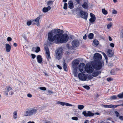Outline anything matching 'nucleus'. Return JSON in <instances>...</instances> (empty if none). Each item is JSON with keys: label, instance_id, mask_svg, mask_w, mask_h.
I'll return each instance as SVG.
<instances>
[{"label": "nucleus", "instance_id": "nucleus-25", "mask_svg": "<svg viewBox=\"0 0 123 123\" xmlns=\"http://www.w3.org/2000/svg\"><path fill=\"white\" fill-rule=\"evenodd\" d=\"M63 67L64 70L65 71H67L68 70V68L65 61L63 62Z\"/></svg>", "mask_w": 123, "mask_h": 123}, {"label": "nucleus", "instance_id": "nucleus-51", "mask_svg": "<svg viewBox=\"0 0 123 123\" xmlns=\"http://www.w3.org/2000/svg\"><path fill=\"white\" fill-rule=\"evenodd\" d=\"M102 54L105 58L107 57L106 54L104 52L102 53Z\"/></svg>", "mask_w": 123, "mask_h": 123}, {"label": "nucleus", "instance_id": "nucleus-10", "mask_svg": "<svg viewBox=\"0 0 123 123\" xmlns=\"http://www.w3.org/2000/svg\"><path fill=\"white\" fill-rule=\"evenodd\" d=\"M85 70L88 73H91L93 72V68L91 65L88 66L87 65L86 67Z\"/></svg>", "mask_w": 123, "mask_h": 123}, {"label": "nucleus", "instance_id": "nucleus-43", "mask_svg": "<svg viewBox=\"0 0 123 123\" xmlns=\"http://www.w3.org/2000/svg\"><path fill=\"white\" fill-rule=\"evenodd\" d=\"M12 40V38L10 37H8L7 38V40L8 41H11Z\"/></svg>", "mask_w": 123, "mask_h": 123}, {"label": "nucleus", "instance_id": "nucleus-46", "mask_svg": "<svg viewBox=\"0 0 123 123\" xmlns=\"http://www.w3.org/2000/svg\"><path fill=\"white\" fill-rule=\"evenodd\" d=\"M113 14H116L117 13V12L115 10H113L112 12Z\"/></svg>", "mask_w": 123, "mask_h": 123}, {"label": "nucleus", "instance_id": "nucleus-44", "mask_svg": "<svg viewBox=\"0 0 123 123\" xmlns=\"http://www.w3.org/2000/svg\"><path fill=\"white\" fill-rule=\"evenodd\" d=\"M112 79L111 78H107V80L108 81H110L112 80Z\"/></svg>", "mask_w": 123, "mask_h": 123}, {"label": "nucleus", "instance_id": "nucleus-4", "mask_svg": "<svg viewBox=\"0 0 123 123\" xmlns=\"http://www.w3.org/2000/svg\"><path fill=\"white\" fill-rule=\"evenodd\" d=\"M37 109L33 108L27 109L26 111V115H30L35 114L37 112Z\"/></svg>", "mask_w": 123, "mask_h": 123}, {"label": "nucleus", "instance_id": "nucleus-42", "mask_svg": "<svg viewBox=\"0 0 123 123\" xmlns=\"http://www.w3.org/2000/svg\"><path fill=\"white\" fill-rule=\"evenodd\" d=\"M72 119L75 120H78V118L77 117H72Z\"/></svg>", "mask_w": 123, "mask_h": 123}, {"label": "nucleus", "instance_id": "nucleus-9", "mask_svg": "<svg viewBox=\"0 0 123 123\" xmlns=\"http://www.w3.org/2000/svg\"><path fill=\"white\" fill-rule=\"evenodd\" d=\"M80 13L81 18L86 20H87L88 16V13H87L81 10L80 11Z\"/></svg>", "mask_w": 123, "mask_h": 123}, {"label": "nucleus", "instance_id": "nucleus-12", "mask_svg": "<svg viewBox=\"0 0 123 123\" xmlns=\"http://www.w3.org/2000/svg\"><path fill=\"white\" fill-rule=\"evenodd\" d=\"M40 18V17H38L36 18L34 20H32V24L33 25H35L38 26L39 25V20Z\"/></svg>", "mask_w": 123, "mask_h": 123}, {"label": "nucleus", "instance_id": "nucleus-18", "mask_svg": "<svg viewBox=\"0 0 123 123\" xmlns=\"http://www.w3.org/2000/svg\"><path fill=\"white\" fill-rule=\"evenodd\" d=\"M79 63V60H75L74 61L72 64V67H78V65Z\"/></svg>", "mask_w": 123, "mask_h": 123}, {"label": "nucleus", "instance_id": "nucleus-50", "mask_svg": "<svg viewBox=\"0 0 123 123\" xmlns=\"http://www.w3.org/2000/svg\"><path fill=\"white\" fill-rule=\"evenodd\" d=\"M110 45L112 47H114V44L113 43H111L110 44Z\"/></svg>", "mask_w": 123, "mask_h": 123}, {"label": "nucleus", "instance_id": "nucleus-59", "mask_svg": "<svg viewBox=\"0 0 123 123\" xmlns=\"http://www.w3.org/2000/svg\"><path fill=\"white\" fill-rule=\"evenodd\" d=\"M107 20L108 21H111L112 20V19L111 18H107Z\"/></svg>", "mask_w": 123, "mask_h": 123}, {"label": "nucleus", "instance_id": "nucleus-47", "mask_svg": "<svg viewBox=\"0 0 123 123\" xmlns=\"http://www.w3.org/2000/svg\"><path fill=\"white\" fill-rule=\"evenodd\" d=\"M116 116L117 117H118L119 116V118L121 120H123V116Z\"/></svg>", "mask_w": 123, "mask_h": 123}, {"label": "nucleus", "instance_id": "nucleus-55", "mask_svg": "<svg viewBox=\"0 0 123 123\" xmlns=\"http://www.w3.org/2000/svg\"><path fill=\"white\" fill-rule=\"evenodd\" d=\"M57 67L59 69H62V67L59 65H57Z\"/></svg>", "mask_w": 123, "mask_h": 123}, {"label": "nucleus", "instance_id": "nucleus-22", "mask_svg": "<svg viewBox=\"0 0 123 123\" xmlns=\"http://www.w3.org/2000/svg\"><path fill=\"white\" fill-rule=\"evenodd\" d=\"M68 7L71 9L73 8L74 6H73V2L72 1L70 0L68 3Z\"/></svg>", "mask_w": 123, "mask_h": 123}, {"label": "nucleus", "instance_id": "nucleus-36", "mask_svg": "<svg viewBox=\"0 0 123 123\" xmlns=\"http://www.w3.org/2000/svg\"><path fill=\"white\" fill-rule=\"evenodd\" d=\"M63 102H62L59 101H58L56 103L57 104H60L62 106H63V105H64Z\"/></svg>", "mask_w": 123, "mask_h": 123}, {"label": "nucleus", "instance_id": "nucleus-8", "mask_svg": "<svg viewBox=\"0 0 123 123\" xmlns=\"http://www.w3.org/2000/svg\"><path fill=\"white\" fill-rule=\"evenodd\" d=\"M72 47L74 48L78 47L80 45V42L78 40L75 39L73 40L71 43Z\"/></svg>", "mask_w": 123, "mask_h": 123}, {"label": "nucleus", "instance_id": "nucleus-17", "mask_svg": "<svg viewBox=\"0 0 123 123\" xmlns=\"http://www.w3.org/2000/svg\"><path fill=\"white\" fill-rule=\"evenodd\" d=\"M73 72L74 76L76 77H77V71L78 69V67H73Z\"/></svg>", "mask_w": 123, "mask_h": 123}, {"label": "nucleus", "instance_id": "nucleus-27", "mask_svg": "<svg viewBox=\"0 0 123 123\" xmlns=\"http://www.w3.org/2000/svg\"><path fill=\"white\" fill-rule=\"evenodd\" d=\"M78 108L80 110H81L84 108V106L82 105H78Z\"/></svg>", "mask_w": 123, "mask_h": 123}, {"label": "nucleus", "instance_id": "nucleus-19", "mask_svg": "<svg viewBox=\"0 0 123 123\" xmlns=\"http://www.w3.org/2000/svg\"><path fill=\"white\" fill-rule=\"evenodd\" d=\"M6 51L7 52H9L11 50V46L9 44H6Z\"/></svg>", "mask_w": 123, "mask_h": 123}, {"label": "nucleus", "instance_id": "nucleus-53", "mask_svg": "<svg viewBox=\"0 0 123 123\" xmlns=\"http://www.w3.org/2000/svg\"><path fill=\"white\" fill-rule=\"evenodd\" d=\"M87 37V36L86 34H85L84 36L83 37V39L86 40V38Z\"/></svg>", "mask_w": 123, "mask_h": 123}, {"label": "nucleus", "instance_id": "nucleus-48", "mask_svg": "<svg viewBox=\"0 0 123 123\" xmlns=\"http://www.w3.org/2000/svg\"><path fill=\"white\" fill-rule=\"evenodd\" d=\"M121 37L122 38H123V29L121 30Z\"/></svg>", "mask_w": 123, "mask_h": 123}, {"label": "nucleus", "instance_id": "nucleus-14", "mask_svg": "<svg viewBox=\"0 0 123 123\" xmlns=\"http://www.w3.org/2000/svg\"><path fill=\"white\" fill-rule=\"evenodd\" d=\"M12 88L10 86H6L5 89V91H4L5 95L7 96L8 95V92L10 91H12Z\"/></svg>", "mask_w": 123, "mask_h": 123}, {"label": "nucleus", "instance_id": "nucleus-16", "mask_svg": "<svg viewBox=\"0 0 123 123\" xmlns=\"http://www.w3.org/2000/svg\"><path fill=\"white\" fill-rule=\"evenodd\" d=\"M103 106L105 108H111L113 109L117 107V105H104Z\"/></svg>", "mask_w": 123, "mask_h": 123}, {"label": "nucleus", "instance_id": "nucleus-45", "mask_svg": "<svg viewBox=\"0 0 123 123\" xmlns=\"http://www.w3.org/2000/svg\"><path fill=\"white\" fill-rule=\"evenodd\" d=\"M70 53V52L69 51H66L65 52V54L67 55H69Z\"/></svg>", "mask_w": 123, "mask_h": 123}, {"label": "nucleus", "instance_id": "nucleus-40", "mask_svg": "<svg viewBox=\"0 0 123 123\" xmlns=\"http://www.w3.org/2000/svg\"><path fill=\"white\" fill-rule=\"evenodd\" d=\"M39 89L41 90L44 91L46 90V87H40Z\"/></svg>", "mask_w": 123, "mask_h": 123}, {"label": "nucleus", "instance_id": "nucleus-1", "mask_svg": "<svg viewBox=\"0 0 123 123\" xmlns=\"http://www.w3.org/2000/svg\"><path fill=\"white\" fill-rule=\"evenodd\" d=\"M63 31L59 29H54L48 32L47 41L48 45H50L53 44L54 42L57 44L65 43L67 42L69 38L68 35L59 33H62Z\"/></svg>", "mask_w": 123, "mask_h": 123}, {"label": "nucleus", "instance_id": "nucleus-41", "mask_svg": "<svg viewBox=\"0 0 123 123\" xmlns=\"http://www.w3.org/2000/svg\"><path fill=\"white\" fill-rule=\"evenodd\" d=\"M32 21H29L27 23V24L28 26L30 25L31 24H32Z\"/></svg>", "mask_w": 123, "mask_h": 123}, {"label": "nucleus", "instance_id": "nucleus-58", "mask_svg": "<svg viewBox=\"0 0 123 123\" xmlns=\"http://www.w3.org/2000/svg\"><path fill=\"white\" fill-rule=\"evenodd\" d=\"M13 115H17V112L16 111H15L13 112Z\"/></svg>", "mask_w": 123, "mask_h": 123}, {"label": "nucleus", "instance_id": "nucleus-56", "mask_svg": "<svg viewBox=\"0 0 123 123\" xmlns=\"http://www.w3.org/2000/svg\"><path fill=\"white\" fill-rule=\"evenodd\" d=\"M114 112V113H115L116 115H118L119 113L117 111H115Z\"/></svg>", "mask_w": 123, "mask_h": 123}, {"label": "nucleus", "instance_id": "nucleus-21", "mask_svg": "<svg viewBox=\"0 0 123 123\" xmlns=\"http://www.w3.org/2000/svg\"><path fill=\"white\" fill-rule=\"evenodd\" d=\"M51 9V7L49 6H48L47 7H44L43 8V11L44 12H46L50 10Z\"/></svg>", "mask_w": 123, "mask_h": 123}, {"label": "nucleus", "instance_id": "nucleus-60", "mask_svg": "<svg viewBox=\"0 0 123 123\" xmlns=\"http://www.w3.org/2000/svg\"><path fill=\"white\" fill-rule=\"evenodd\" d=\"M109 40L110 41H111L112 40V38L110 36H109Z\"/></svg>", "mask_w": 123, "mask_h": 123}, {"label": "nucleus", "instance_id": "nucleus-24", "mask_svg": "<svg viewBox=\"0 0 123 123\" xmlns=\"http://www.w3.org/2000/svg\"><path fill=\"white\" fill-rule=\"evenodd\" d=\"M82 6L84 9H87L88 7V5L87 2H84L82 5Z\"/></svg>", "mask_w": 123, "mask_h": 123}, {"label": "nucleus", "instance_id": "nucleus-3", "mask_svg": "<svg viewBox=\"0 0 123 123\" xmlns=\"http://www.w3.org/2000/svg\"><path fill=\"white\" fill-rule=\"evenodd\" d=\"M63 50L62 48H58L55 51V58L58 60L60 59L62 55Z\"/></svg>", "mask_w": 123, "mask_h": 123}, {"label": "nucleus", "instance_id": "nucleus-38", "mask_svg": "<svg viewBox=\"0 0 123 123\" xmlns=\"http://www.w3.org/2000/svg\"><path fill=\"white\" fill-rule=\"evenodd\" d=\"M40 50V48L39 47H37L36 49L35 50V52L36 53H38L39 52Z\"/></svg>", "mask_w": 123, "mask_h": 123}, {"label": "nucleus", "instance_id": "nucleus-11", "mask_svg": "<svg viewBox=\"0 0 123 123\" xmlns=\"http://www.w3.org/2000/svg\"><path fill=\"white\" fill-rule=\"evenodd\" d=\"M86 68L85 64L82 63L80 64L79 67V69L80 72H84V70H85Z\"/></svg>", "mask_w": 123, "mask_h": 123}, {"label": "nucleus", "instance_id": "nucleus-33", "mask_svg": "<svg viewBox=\"0 0 123 123\" xmlns=\"http://www.w3.org/2000/svg\"><path fill=\"white\" fill-rule=\"evenodd\" d=\"M112 24L111 22H110L107 26V28L108 29H110L112 26Z\"/></svg>", "mask_w": 123, "mask_h": 123}, {"label": "nucleus", "instance_id": "nucleus-63", "mask_svg": "<svg viewBox=\"0 0 123 123\" xmlns=\"http://www.w3.org/2000/svg\"><path fill=\"white\" fill-rule=\"evenodd\" d=\"M13 45L15 47H16L17 46V44L15 43H14L13 44Z\"/></svg>", "mask_w": 123, "mask_h": 123}, {"label": "nucleus", "instance_id": "nucleus-61", "mask_svg": "<svg viewBox=\"0 0 123 123\" xmlns=\"http://www.w3.org/2000/svg\"><path fill=\"white\" fill-rule=\"evenodd\" d=\"M48 92L50 93H53V92L51 90H49L48 91Z\"/></svg>", "mask_w": 123, "mask_h": 123}, {"label": "nucleus", "instance_id": "nucleus-6", "mask_svg": "<svg viewBox=\"0 0 123 123\" xmlns=\"http://www.w3.org/2000/svg\"><path fill=\"white\" fill-rule=\"evenodd\" d=\"M78 76L79 79L81 81H84L86 80L87 75L82 72L79 73L78 74Z\"/></svg>", "mask_w": 123, "mask_h": 123}, {"label": "nucleus", "instance_id": "nucleus-20", "mask_svg": "<svg viewBox=\"0 0 123 123\" xmlns=\"http://www.w3.org/2000/svg\"><path fill=\"white\" fill-rule=\"evenodd\" d=\"M101 71H94L92 74V75L93 77H96L99 74H100Z\"/></svg>", "mask_w": 123, "mask_h": 123}, {"label": "nucleus", "instance_id": "nucleus-15", "mask_svg": "<svg viewBox=\"0 0 123 123\" xmlns=\"http://www.w3.org/2000/svg\"><path fill=\"white\" fill-rule=\"evenodd\" d=\"M113 52L112 50L109 49L107 52V55L109 57H111L113 55Z\"/></svg>", "mask_w": 123, "mask_h": 123}, {"label": "nucleus", "instance_id": "nucleus-57", "mask_svg": "<svg viewBox=\"0 0 123 123\" xmlns=\"http://www.w3.org/2000/svg\"><path fill=\"white\" fill-rule=\"evenodd\" d=\"M108 65L109 66H113V64L111 63H109L108 64Z\"/></svg>", "mask_w": 123, "mask_h": 123}, {"label": "nucleus", "instance_id": "nucleus-26", "mask_svg": "<svg viewBox=\"0 0 123 123\" xmlns=\"http://www.w3.org/2000/svg\"><path fill=\"white\" fill-rule=\"evenodd\" d=\"M93 36L94 35L92 33H90L88 36V38L90 39H92L93 38Z\"/></svg>", "mask_w": 123, "mask_h": 123}, {"label": "nucleus", "instance_id": "nucleus-54", "mask_svg": "<svg viewBox=\"0 0 123 123\" xmlns=\"http://www.w3.org/2000/svg\"><path fill=\"white\" fill-rule=\"evenodd\" d=\"M81 0H75V1L77 2V3L78 4H79L80 3V1Z\"/></svg>", "mask_w": 123, "mask_h": 123}, {"label": "nucleus", "instance_id": "nucleus-39", "mask_svg": "<svg viewBox=\"0 0 123 123\" xmlns=\"http://www.w3.org/2000/svg\"><path fill=\"white\" fill-rule=\"evenodd\" d=\"M83 87L84 88H85L87 90H89L90 88V87L89 86L86 85L84 86Z\"/></svg>", "mask_w": 123, "mask_h": 123}, {"label": "nucleus", "instance_id": "nucleus-35", "mask_svg": "<svg viewBox=\"0 0 123 123\" xmlns=\"http://www.w3.org/2000/svg\"><path fill=\"white\" fill-rule=\"evenodd\" d=\"M68 5L67 3H65L64 4L63 8L64 9L66 10L67 9Z\"/></svg>", "mask_w": 123, "mask_h": 123}, {"label": "nucleus", "instance_id": "nucleus-52", "mask_svg": "<svg viewBox=\"0 0 123 123\" xmlns=\"http://www.w3.org/2000/svg\"><path fill=\"white\" fill-rule=\"evenodd\" d=\"M27 96L29 98H31L32 97V95L30 93H28L27 94Z\"/></svg>", "mask_w": 123, "mask_h": 123}, {"label": "nucleus", "instance_id": "nucleus-64", "mask_svg": "<svg viewBox=\"0 0 123 123\" xmlns=\"http://www.w3.org/2000/svg\"><path fill=\"white\" fill-rule=\"evenodd\" d=\"M27 123H35L34 122H31V121H29Z\"/></svg>", "mask_w": 123, "mask_h": 123}, {"label": "nucleus", "instance_id": "nucleus-34", "mask_svg": "<svg viewBox=\"0 0 123 123\" xmlns=\"http://www.w3.org/2000/svg\"><path fill=\"white\" fill-rule=\"evenodd\" d=\"M111 74L112 75H114L116 74V72L114 69H112L110 72Z\"/></svg>", "mask_w": 123, "mask_h": 123}, {"label": "nucleus", "instance_id": "nucleus-62", "mask_svg": "<svg viewBox=\"0 0 123 123\" xmlns=\"http://www.w3.org/2000/svg\"><path fill=\"white\" fill-rule=\"evenodd\" d=\"M14 94V92H13L12 91H11L10 92V95H12Z\"/></svg>", "mask_w": 123, "mask_h": 123}, {"label": "nucleus", "instance_id": "nucleus-5", "mask_svg": "<svg viewBox=\"0 0 123 123\" xmlns=\"http://www.w3.org/2000/svg\"><path fill=\"white\" fill-rule=\"evenodd\" d=\"M44 47L46 51V57L47 60L49 61V60L51 59L50 54V52L49 49L47 45L44 44Z\"/></svg>", "mask_w": 123, "mask_h": 123}, {"label": "nucleus", "instance_id": "nucleus-32", "mask_svg": "<svg viewBox=\"0 0 123 123\" xmlns=\"http://www.w3.org/2000/svg\"><path fill=\"white\" fill-rule=\"evenodd\" d=\"M117 96L116 95H113L111 96L110 97V99H117Z\"/></svg>", "mask_w": 123, "mask_h": 123}, {"label": "nucleus", "instance_id": "nucleus-2", "mask_svg": "<svg viewBox=\"0 0 123 123\" xmlns=\"http://www.w3.org/2000/svg\"><path fill=\"white\" fill-rule=\"evenodd\" d=\"M93 58L94 61L97 62L93 65L94 68L96 70L100 69L102 68V65L103 64V66L104 64V62L100 61L102 59L101 55L98 53H96L94 54Z\"/></svg>", "mask_w": 123, "mask_h": 123}, {"label": "nucleus", "instance_id": "nucleus-30", "mask_svg": "<svg viewBox=\"0 0 123 123\" xmlns=\"http://www.w3.org/2000/svg\"><path fill=\"white\" fill-rule=\"evenodd\" d=\"M54 1L52 0H50L48 1L47 3L48 5L49 6L52 5Z\"/></svg>", "mask_w": 123, "mask_h": 123}, {"label": "nucleus", "instance_id": "nucleus-23", "mask_svg": "<svg viewBox=\"0 0 123 123\" xmlns=\"http://www.w3.org/2000/svg\"><path fill=\"white\" fill-rule=\"evenodd\" d=\"M37 59L38 62L39 63H41L42 62V58L40 55H38L37 56Z\"/></svg>", "mask_w": 123, "mask_h": 123}, {"label": "nucleus", "instance_id": "nucleus-49", "mask_svg": "<svg viewBox=\"0 0 123 123\" xmlns=\"http://www.w3.org/2000/svg\"><path fill=\"white\" fill-rule=\"evenodd\" d=\"M31 55L32 56V58L33 59H34L35 58L36 56L35 55L31 54Z\"/></svg>", "mask_w": 123, "mask_h": 123}, {"label": "nucleus", "instance_id": "nucleus-28", "mask_svg": "<svg viewBox=\"0 0 123 123\" xmlns=\"http://www.w3.org/2000/svg\"><path fill=\"white\" fill-rule=\"evenodd\" d=\"M93 42L94 43V45L96 46L99 43V42L96 40H94Z\"/></svg>", "mask_w": 123, "mask_h": 123}, {"label": "nucleus", "instance_id": "nucleus-13", "mask_svg": "<svg viewBox=\"0 0 123 123\" xmlns=\"http://www.w3.org/2000/svg\"><path fill=\"white\" fill-rule=\"evenodd\" d=\"M90 15L91 18L90 19L89 21L90 22L89 24L90 25L91 24H90V23L93 24V23L95 21L96 18L95 15L93 13H91L90 14Z\"/></svg>", "mask_w": 123, "mask_h": 123}, {"label": "nucleus", "instance_id": "nucleus-7", "mask_svg": "<svg viewBox=\"0 0 123 123\" xmlns=\"http://www.w3.org/2000/svg\"><path fill=\"white\" fill-rule=\"evenodd\" d=\"M82 114L84 115H100V114L98 112L95 113H92L90 111H88L87 113L86 111H84L82 113Z\"/></svg>", "mask_w": 123, "mask_h": 123}, {"label": "nucleus", "instance_id": "nucleus-37", "mask_svg": "<svg viewBox=\"0 0 123 123\" xmlns=\"http://www.w3.org/2000/svg\"><path fill=\"white\" fill-rule=\"evenodd\" d=\"M63 103H63L64 105H63V106H64V105H66L67 106H71L72 105H71L67 103L63 102Z\"/></svg>", "mask_w": 123, "mask_h": 123}, {"label": "nucleus", "instance_id": "nucleus-31", "mask_svg": "<svg viewBox=\"0 0 123 123\" xmlns=\"http://www.w3.org/2000/svg\"><path fill=\"white\" fill-rule=\"evenodd\" d=\"M118 97L120 98H123V92L122 93H120L118 94L117 95Z\"/></svg>", "mask_w": 123, "mask_h": 123}, {"label": "nucleus", "instance_id": "nucleus-29", "mask_svg": "<svg viewBox=\"0 0 123 123\" xmlns=\"http://www.w3.org/2000/svg\"><path fill=\"white\" fill-rule=\"evenodd\" d=\"M102 12L105 15H106L107 14V12L105 8L102 9Z\"/></svg>", "mask_w": 123, "mask_h": 123}]
</instances>
